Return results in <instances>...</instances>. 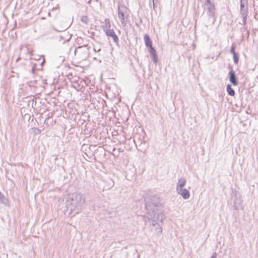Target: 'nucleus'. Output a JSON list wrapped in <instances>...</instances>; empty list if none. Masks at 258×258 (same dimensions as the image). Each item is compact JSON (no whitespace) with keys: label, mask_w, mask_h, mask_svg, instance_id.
Returning <instances> with one entry per match:
<instances>
[{"label":"nucleus","mask_w":258,"mask_h":258,"mask_svg":"<svg viewBox=\"0 0 258 258\" xmlns=\"http://www.w3.org/2000/svg\"><path fill=\"white\" fill-rule=\"evenodd\" d=\"M146 208L148 211V216H143V220L147 223V220L150 221V218L154 220H159L160 215L158 212V204L159 201L158 198L156 196H150L146 197L145 199Z\"/></svg>","instance_id":"nucleus-1"},{"label":"nucleus","mask_w":258,"mask_h":258,"mask_svg":"<svg viewBox=\"0 0 258 258\" xmlns=\"http://www.w3.org/2000/svg\"><path fill=\"white\" fill-rule=\"evenodd\" d=\"M85 203V199L82 194L75 193L70 196L67 205L72 212H75V214H78L81 211Z\"/></svg>","instance_id":"nucleus-2"},{"label":"nucleus","mask_w":258,"mask_h":258,"mask_svg":"<svg viewBox=\"0 0 258 258\" xmlns=\"http://www.w3.org/2000/svg\"><path fill=\"white\" fill-rule=\"evenodd\" d=\"M129 10L124 6L118 5V17L121 21L123 27L126 25V21L128 19Z\"/></svg>","instance_id":"nucleus-3"},{"label":"nucleus","mask_w":258,"mask_h":258,"mask_svg":"<svg viewBox=\"0 0 258 258\" xmlns=\"http://www.w3.org/2000/svg\"><path fill=\"white\" fill-rule=\"evenodd\" d=\"M160 219H159V220ZM158 220H154L153 218H150V221L149 222L148 220H147V223L146 222L145 224L147 225L148 223H150L149 225V228L151 230V231L153 232L155 234L158 235L160 234L162 232V228L161 226L159 224L157 221Z\"/></svg>","instance_id":"nucleus-4"},{"label":"nucleus","mask_w":258,"mask_h":258,"mask_svg":"<svg viewBox=\"0 0 258 258\" xmlns=\"http://www.w3.org/2000/svg\"><path fill=\"white\" fill-rule=\"evenodd\" d=\"M204 6L205 9L207 11V14L209 17L214 18L213 22H214L216 11L215 4L211 0H205Z\"/></svg>","instance_id":"nucleus-5"},{"label":"nucleus","mask_w":258,"mask_h":258,"mask_svg":"<svg viewBox=\"0 0 258 258\" xmlns=\"http://www.w3.org/2000/svg\"><path fill=\"white\" fill-rule=\"evenodd\" d=\"M240 14L243 23L245 24L247 16V7L245 6L244 0H240Z\"/></svg>","instance_id":"nucleus-6"},{"label":"nucleus","mask_w":258,"mask_h":258,"mask_svg":"<svg viewBox=\"0 0 258 258\" xmlns=\"http://www.w3.org/2000/svg\"><path fill=\"white\" fill-rule=\"evenodd\" d=\"M229 81L231 84H232L234 86H236L238 85V81L235 75V72L233 70H231V71L229 73Z\"/></svg>","instance_id":"nucleus-7"},{"label":"nucleus","mask_w":258,"mask_h":258,"mask_svg":"<svg viewBox=\"0 0 258 258\" xmlns=\"http://www.w3.org/2000/svg\"><path fill=\"white\" fill-rule=\"evenodd\" d=\"M233 207L235 210L243 209L242 201L241 197H236L234 201Z\"/></svg>","instance_id":"nucleus-8"},{"label":"nucleus","mask_w":258,"mask_h":258,"mask_svg":"<svg viewBox=\"0 0 258 258\" xmlns=\"http://www.w3.org/2000/svg\"><path fill=\"white\" fill-rule=\"evenodd\" d=\"M178 194L180 195L182 198L185 199H188L190 197V193L188 190L185 188H180L176 190Z\"/></svg>","instance_id":"nucleus-9"},{"label":"nucleus","mask_w":258,"mask_h":258,"mask_svg":"<svg viewBox=\"0 0 258 258\" xmlns=\"http://www.w3.org/2000/svg\"><path fill=\"white\" fill-rule=\"evenodd\" d=\"M105 33L107 36L111 37L112 38L113 41L117 45L118 44V38L117 36L115 34L113 29L109 30L107 32H105Z\"/></svg>","instance_id":"nucleus-10"},{"label":"nucleus","mask_w":258,"mask_h":258,"mask_svg":"<svg viewBox=\"0 0 258 258\" xmlns=\"http://www.w3.org/2000/svg\"><path fill=\"white\" fill-rule=\"evenodd\" d=\"M87 45H83L81 46H79L76 50H75V55H79L80 52L81 51H84L86 52V54L88 53L89 48H86Z\"/></svg>","instance_id":"nucleus-11"},{"label":"nucleus","mask_w":258,"mask_h":258,"mask_svg":"<svg viewBox=\"0 0 258 258\" xmlns=\"http://www.w3.org/2000/svg\"><path fill=\"white\" fill-rule=\"evenodd\" d=\"M186 182V180L185 178L182 177L180 178L177 183L176 189L178 190V189L183 188L185 186Z\"/></svg>","instance_id":"nucleus-12"},{"label":"nucleus","mask_w":258,"mask_h":258,"mask_svg":"<svg viewBox=\"0 0 258 258\" xmlns=\"http://www.w3.org/2000/svg\"><path fill=\"white\" fill-rule=\"evenodd\" d=\"M111 24L110 20L108 18L105 20V25L103 26V30L104 32H107L109 30H111Z\"/></svg>","instance_id":"nucleus-13"},{"label":"nucleus","mask_w":258,"mask_h":258,"mask_svg":"<svg viewBox=\"0 0 258 258\" xmlns=\"http://www.w3.org/2000/svg\"><path fill=\"white\" fill-rule=\"evenodd\" d=\"M144 40L145 44L147 47H152V42L150 39L149 36L148 34H145L144 36Z\"/></svg>","instance_id":"nucleus-14"},{"label":"nucleus","mask_w":258,"mask_h":258,"mask_svg":"<svg viewBox=\"0 0 258 258\" xmlns=\"http://www.w3.org/2000/svg\"><path fill=\"white\" fill-rule=\"evenodd\" d=\"M226 90L229 95L234 96L235 95V91L232 88L231 85L228 84L226 87Z\"/></svg>","instance_id":"nucleus-15"},{"label":"nucleus","mask_w":258,"mask_h":258,"mask_svg":"<svg viewBox=\"0 0 258 258\" xmlns=\"http://www.w3.org/2000/svg\"><path fill=\"white\" fill-rule=\"evenodd\" d=\"M81 21L85 24H88L89 22V19L87 16H84L81 18Z\"/></svg>","instance_id":"nucleus-16"},{"label":"nucleus","mask_w":258,"mask_h":258,"mask_svg":"<svg viewBox=\"0 0 258 258\" xmlns=\"http://www.w3.org/2000/svg\"><path fill=\"white\" fill-rule=\"evenodd\" d=\"M7 202V200L6 198H5L4 196L1 194L0 192V202L6 204Z\"/></svg>","instance_id":"nucleus-17"},{"label":"nucleus","mask_w":258,"mask_h":258,"mask_svg":"<svg viewBox=\"0 0 258 258\" xmlns=\"http://www.w3.org/2000/svg\"><path fill=\"white\" fill-rule=\"evenodd\" d=\"M149 52L152 56L156 54V50L153 46L149 47Z\"/></svg>","instance_id":"nucleus-18"},{"label":"nucleus","mask_w":258,"mask_h":258,"mask_svg":"<svg viewBox=\"0 0 258 258\" xmlns=\"http://www.w3.org/2000/svg\"><path fill=\"white\" fill-rule=\"evenodd\" d=\"M233 60L235 64H237L239 60V57L237 53H234L233 55Z\"/></svg>","instance_id":"nucleus-19"},{"label":"nucleus","mask_w":258,"mask_h":258,"mask_svg":"<svg viewBox=\"0 0 258 258\" xmlns=\"http://www.w3.org/2000/svg\"><path fill=\"white\" fill-rule=\"evenodd\" d=\"M152 58L155 63H157L158 62V56L157 54L152 56Z\"/></svg>","instance_id":"nucleus-20"},{"label":"nucleus","mask_w":258,"mask_h":258,"mask_svg":"<svg viewBox=\"0 0 258 258\" xmlns=\"http://www.w3.org/2000/svg\"><path fill=\"white\" fill-rule=\"evenodd\" d=\"M230 53H232V54H233V55L234 53H236L235 52V47H234L233 45H232V46H231V49H230Z\"/></svg>","instance_id":"nucleus-21"},{"label":"nucleus","mask_w":258,"mask_h":258,"mask_svg":"<svg viewBox=\"0 0 258 258\" xmlns=\"http://www.w3.org/2000/svg\"><path fill=\"white\" fill-rule=\"evenodd\" d=\"M211 258H217V253L214 252Z\"/></svg>","instance_id":"nucleus-22"},{"label":"nucleus","mask_w":258,"mask_h":258,"mask_svg":"<svg viewBox=\"0 0 258 258\" xmlns=\"http://www.w3.org/2000/svg\"><path fill=\"white\" fill-rule=\"evenodd\" d=\"M153 9H154V10H155V9L156 8V6L155 5V4L153 3Z\"/></svg>","instance_id":"nucleus-23"},{"label":"nucleus","mask_w":258,"mask_h":258,"mask_svg":"<svg viewBox=\"0 0 258 258\" xmlns=\"http://www.w3.org/2000/svg\"><path fill=\"white\" fill-rule=\"evenodd\" d=\"M158 0H152L153 3L155 4L156 2H157Z\"/></svg>","instance_id":"nucleus-24"},{"label":"nucleus","mask_w":258,"mask_h":258,"mask_svg":"<svg viewBox=\"0 0 258 258\" xmlns=\"http://www.w3.org/2000/svg\"><path fill=\"white\" fill-rule=\"evenodd\" d=\"M94 50H95V51H96V50H97V49H95V48H94Z\"/></svg>","instance_id":"nucleus-25"},{"label":"nucleus","mask_w":258,"mask_h":258,"mask_svg":"<svg viewBox=\"0 0 258 258\" xmlns=\"http://www.w3.org/2000/svg\"><path fill=\"white\" fill-rule=\"evenodd\" d=\"M94 50H95V51H96V50H97V49H95V48H94Z\"/></svg>","instance_id":"nucleus-26"}]
</instances>
